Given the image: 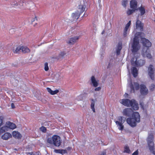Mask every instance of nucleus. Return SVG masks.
Here are the masks:
<instances>
[{
    "label": "nucleus",
    "mask_w": 155,
    "mask_h": 155,
    "mask_svg": "<svg viewBox=\"0 0 155 155\" xmlns=\"http://www.w3.org/2000/svg\"><path fill=\"white\" fill-rule=\"evenodd\" d=\"M143 47L141 52V54L143 57H147L149 59H151L152 58V55L150 54V51L149 47L151 46L152 44L151 42L148 39L145 38H142L141 40Z\"/></svg>",
    "instance_id": "obj_1"
},
{
    "label": "nucleus",
    "mask_w": 155,
    "mask_h": 155,
    "mask_svg": "<svg viewBox=\"0 0 155 155\" xmlns=\"http://www.w3.org/2000/svg\"><path fill=\"white\" fill-rule=\"evenodd\" d=\"M140 115L138 112H135L133 113L132 117L128 118L126 121L131 127H134L136 126L137 123L140 122Z\"/></svg>",
    "instance_id": "obj_2"
},
{
    "label": "nucleus",
    "mask_w": 155,
    "mask_h": 155,
    "mask_svg": "<svg viewBox=\"0 0 155 155\" xmlns=\"http://www.w3.org/2000/svg\"><path fill=\"white\" fill-rule=\"evenodd\" d=\"M120 102L124 105L129 107H131L132 109L135 110H137L139 108L138 104L135 100L128 99L122 100Z\"/></svg>",
    "instance_id": "obj_3"
},
{
    "label": "nucleus",
    "mask_w": 155,
    "mask_h": 155,
    "mask_svg": "<svg viewBox=\"0 0 155 155\" xmlns=\"http://www.w3.org/2000/svg\"><path fill=\"white\" fill-rule=\"evenodd\" d=\"M47 141L48 143L56 147H59L61 143L60 137L57 135H54L52 137L48 138Z\"/></svg>",
    "instance_id": "obj_4"
},
{
    "label": "nucleus",
    "mask_w": 155,
    "mask_h": 155,
    "mask_svg": "<svg viewBox=\"0 0 155 155\" xmlns=\"http://www.w3.org/2000/svg\"><path fill=\"white\" fill-rule=\"evenodd\" d=\"M153 137L152 134L149 135L147 139V142L149 150L150 153L155 155V150L153 142Z\"/></svg>",
    "instance_id": "obj_5"
},
{
    "label": "nucleus",
    "mask_w": 155,
    "mask_h": 155,
    "mask_svg": "<svg viewBox=\"0 0 155 155\" xmlns=\"http://www.w3.org/2000/svg\"><path fill=\"white\" fill-rule=\"evenodd\" d=\"M140 46L139 44V39L136 35L134 38L133 42L132 45V52H137L139 50Z\"/></svg>",
    "instance_id": "obj_6"
},
{
    "label": "nucleus",
    "mask_w": 155,
    "mask_h": 155,
    "mask_svg": "<svg viewBox=\"0 0 155 155\" xmlns=\"http://www.w3.org/2000/svg\"><path fill=\"white\" fill-rule=\"evenodd\" d=\"M131 63L132 65L136 67H141L143 66L145 63V61L140 60L137 61V58L134 57L132 58L131 60Z\"/></svg>",
    "instance_id": "obj_7"
},
{
    "label": "nucleus",
    "mask_w": 155,
    "mask_h": 155,
    "mask_svg": "<svg viewBox=\"0 0 155 155\" xmlns=\"http://www.w3.org/2000/svg\"><path fill=\"white\" fill-rule=\"evenodd\" d=\"M116 48H114L112 50L110 56V63L114 64L116 61Z\"/></svg>",
    "instance_id": "obj_8"
},
{
    "label": "nucleus",
    "mask_w": 155,
    "mask_h": 155,
    "mask_svg": "<svg viewBox=\"0 0 155 155\" xmlns=\"http://www.w3.org/2000/svg\"><path fill=\"white\" fill-rule=\"evenodd\" d=\"M131 92L133 93L135 92V90H138L140 88V85L138 82H134L133 83L131 82L130 85Z\"/></svg>",
    "instance_id": "obj_9"
},
{
    "label": "nucleus",
    "mask_w": 155,
    "mask_h": 155,
    "mask_svg": "<svg viewBox=\"0 0 155 155\" xmlns=\"http://www.w3.org/2000/svg\"><path fill=\"white\" fill-rule=\"evenodd\" d=\"M140 92L141 95L143 96L146 95L148 93V90L144 84H141L140 85Z\"/></svg>",
    "instance_id": "obj_10"
},
{
    "label": "nucleus",
    "mask_w": 155,
    "mask_h": 155,
    "mask_svg": "<svg viewBox=\"0 0 155 155\" xmlns=\"http://www.w3.org/2000/svg\"><path fill=\"white\" fill-rule=\"evenodd\" d=\"M148 75L151 80H154V69L153 66L151 64L149 65L148 68Z\"/></svg>",
    "instance_id": "obj_11"
},
{
    "label": "nucleus",
    "mask_w": 155,
    "mask_h": 155,
    "mask_svg": "<svg viewBox=\"0 0 155 155\" xmlns=\"http://www.w3.org/2000/svg\"><path fill=\"white\" fill-rule=\"evenodd\" d=\"M81 4L79 5L78 9L79 11V12L80 14L83 12L85 10L86 8V2L84 0H81Z\"/></svg>",
    "instance_id": "obj_12"
},
{
    "label": "nucleus",
    "mask_w": 155,
    "mask_h": 155,
    "mask_svg": "<svg viewBox=\"0 0 155 155\" xmlns=\"http://www.w3.org/2000/svg\"><path fill=\"white\" fill-rule=\"evenodd\" d=\"M123 113L124 115L129 117L131 115H132L134 112H133V111L132 109L130 108H126L123 110Z\"/></svg>",
    "instance_id": "obj_13"
},
{
    "label": "nucleus",
    "mask_w": 155,
    "mask_h": 155,
    "mask_svg": "<svg viewBox=\"0 0 155 155\" xmlns=\"http://www.w3.org/2000/svg\"><path fill=\"white\" fill-rule=\"evenodd\" d=\"M79 38L78 36H75L68 38L67 41V43L69 44H74L76 42Z\"/></svg>",
    "instance_id": "obj_14"
},
{
    "label": "nucleus",
    "mask_w": 155,
    "mask_h": 155,
    "mask_svg": "<svg viewBox=\"0 0 155 155\" xmlns=\"http://www.w3.org/2000/svg\"><path fill=\"white\" fill-rule=\"evenodd\" d=\"M131 23V21L130 20L125 25V27L124 30L123 34V36L124 37H126L127 35V32L129 31V28L130 25Z\"/></svg>",
    "instance_id": "obj_15"
},
{
    "label": "nucleus",
    "mask_w": 155,
    "mask_h": 155,
    "mask_svg": "<svg viewBox=\"0 0 155 155\" xmlns=\"http://www.w3.org/2000/svg\"><path fill=\"white\" fill-rule=\"evenodd\" d=\"M91 84L94 87H97L99 84V80L96 79L94 76H92L91 78Z\"/></svg>",
    "instance_id": "obj_16"
},
{
    "label": "nucleus",
    "mask_w": 155,
    "mask_h": 155,
    "mask_svg": "<svg viewBox=\"0 0 155 155\" xmlns=\"http://www.w3.org/2000/svg\"><path fill=\"white\" fill-rule=\"evenodd\" d=\"M119 119L120 121L121 122L120 123L117 121V124H118L119 126L118 129L120 130H122L124 128V126L122 125V123L124 122L125 120L124 118L122 117H120Z\"/></svg>",
    "instance_id": "obj_17"
},
{
    "label": "nucleus",
    "mask_w": 155,
    "mask_h": 155,
    "mask_svg": "<svg viewBox=\"0 0 155 155\" xmlns=\"http://www.w3.org/2000/svg\"><path fill=\"white\" fill-rule=\"evenodd\" d=\"M137 2L136 0H131L130 2V8L135 10L137 7Z\"/></svg>",
    "instance_id": "obj_18"
},
{
    "label": "nucleus",
    "mask_w": 155,
    "mask_h": 155,
    "mask_svg": "<svg viewBox=\"0 0 155 155\" xmlns=\"http://www.w3.org/2000/svg\"><path fill=\"white\" fill-rule=\"evenodd\" d=\"M136 27L140 31L143 30V24L140 21L138 20H137L136 21Z\"/></svg>",
    "instance_id": "obj_19"
},
{
    "label": "nucleus",
    "mask_w": 155,
    "mask_h": 155,
    "mask_svg": "<svg viewBox=\"0 0 155 155\" xmlns=\"http://www.w3.org/2000/svg\"><path fill=\"white\" fill-rule=\"evenodd\" d=\"M12 137L11 134L8 132H6L2 136V138L4 140H7L11 138Z\"/></svg>",
    "instance_id": "obj_20"
},
{
    "label": "nucleus",
    "mask_w": 155,
    "mask_h": 155,
    "mask_svg": "<svg viewBox=\"0 0 155 155\" xmlns=\"http://www.w3.org/2000/svg\"><path fill=\"white\" fill-rule=\"evenodd\" d=\"M12 134L13 137L17 139L21 138L22 137L21 134L18 131H13Z\"/></svg>",
    "instance_id": "obj_21"
},
{
    "label": "nucleus",
    "mask_w": 155,
    "mask_h": 155,
    "mask_svg": "<svg viewBox=\"0 0 155 155\" xmlns=\"http://www.w3.org/2000/svg\"><path fill=\"white\" fill-rule=\"evenodd\" d=\"M6 126L8 127V130L9 129H14L16 127V126L15 124L10 122H7Z\"/></svg>",
    "instance_id": "obj_22"
},
{
    "label": "nucleus",
    "mask_w": 155,
    "mask_h": 155,
    "mask_svg": "<svg viewBox=\"0 0 155 155\" xmlns=\"http://www.w3.org/2000/svg\"><path fill=\"white\" fill-rule=\"evenodd\" d=\"M138 9L140 13V15L141 16L143 15L146 12L145 9L144 7L142 6H141L140 7H139Z\"/></svg>",
    "instance_id": "obj_23"
},
{
    "label": "nucleus",
    "mask_w": 155,
    "mask_h": 155,
    "mask_svg": "<svg viewBox=\"0 0 155 155\" xmlns=\"http://www.w3.org/2000/svg\"><path fill=\"white\" fill-rule=\"evenodd\" d=\"M122 48V43L121 41L119 42L117 46V55L120 54V50Z\"/></svg>",
    "instance_id": "obj_24"
},
{
    "label": "nucleus",
    "mask_w": 155,
    "mask_h": 155,
    "mask_svg": "<svg viewBox=\"0 0 155 155\" xmlns=\"http://www.w3.org/2000/svg\"><path fill=\"white\" fill-rule=\"evenodd\" d=\"M80 15V13L79 12V11H78L73 13L72 14L71 17L73 20H77L79 18Z\"/></svg>",
    "instance_id": "obj_25"
},
{
    "label": "nucleus",
    "mask_w": 155,
    "mask_h": 155,
    "mask_svg": "<svg viewBox=\"0 0 155 155\" xmlns=\"http://www.w3.org/2000/svg\"><path fill=\"white\" fill-rule=\"evenodd\" d=\"M48 91L51 95H54L58 93L59 91L58 90L56 89L54 91H52L51 88L47 87V88Z\"/></svg>",
    "instance_id": "obj_26"
},
{
    "label": "nucleus",
    "mask_w": 155,
    "mask_h": 155,
    "mask_svg": "<svg viewBox=\"0 0 155 155\" xmlns=\"http://www.w3.org/2000/svg\"><path fill=\"white\" fill-rule=\"evenodd\" d=\"M132 73L134 78L137 77L138 74V70L135 67H133L131 69Z\"/></svg>",
    "instance_id": "obj_27"
},
{
    "label": "nucleus",
    "mask_w": 155,
    "mask_h": 155,
    "mask_svg": "<svg viewBox=\"0 0 155 155\" xmlns=\"http://www.w3.org/2000/svg\"><path fill=\"white\" fill-rule=\"evenodd\" d=\"M8 130V127L6 125L0 127V135L1 134Z\"/></svg>",
    "instance_id": "obj_28"
},
{
    "label": "nucleus",
    "mask_w": 155,
    "mask_h": 155,
    "mask_svg": "<svg viewBox=\"0 0 155 155\" xmlns=\"http://www.w3.org/2000/svg\"><path fill=\"white\" fill-rule=\"evenodd\" d=\"M21 46H19L17 47H14L13 48V51L15 53H18L19 52V51H20L21 50Z\"/></svg>",
    "instance_id": "obj_29"
},
{
    "label": "nucleus",
    "mask_w": 155,
    "mask_h": 155,
    "mask_svg": "<svg viewBox=\"0 0 155 155\" xmlns=\"http://www.w3.org/2000/svg\"><path fill=\"white\" fill-rule=\"evenodd\" d=\"M21 51L24 53H28L30 52V50L27 47L21 46Z\"/></svg>",
    "instance_id": "obj_30"
},
{
    "label": "nucleus",
    "mask_w": 155,
    "mask_h": 155,
    "mask_svg": "<svg viewBox=\"0 0 155 155\" xmlns=\"http://www.w3.org/2000/svg\"><path fill=\"white\" fill-rule=\"evenodd\" d=\"M124 153H131L129 147L128 145H126L124 146Z\"/></svg>",
    "instance_id": "obj_31"
},
{
    "label": "nucleus",
    "mask_w": 155,
    "mask_h": 155,
    "mask_svg": "<svg viewBox=\"0 0 155 155\" xmlns=\"http://www.w3.org/2000/svg\"><path fill=\"white\" fill-rule=\"evenodd\" d=\"M11 5H12L13 6V7H17V6L18 5H19L18 6V8H19L20 7V6H21L22 5L21 4V3H20V4H19V5H18L16 2V1H15L13 2H12L11 3Z\"/></svg>",
    "instance_id": "obj_32"
},
{
    "label": "nucleus",
    "mask_w": 155,
    "mask_h": 155,
    "mask_svg": "<svg viewBox=\"0 0 155 155\" xmlns=\"http://www.w3.org/2000/svg\"><path fill=\"white\" fill-rule=\"evenodd\" d=\"M92 101H93V102L91 103V108L93 112H95V110L94 109V101H93V100H92Z\"/></svg>",
    "instance_id": "obj_33"
},
{
    "label": "nucleus",
    "mask_w": 155,
    "mask_h": 155,
    "mask_svg": "<svg viewBox=\"0 0 155 155\" xmlns=\"http://www.w3.org/2000/svg\"><path fill=\"white\" fill-rule=\"evenodd\" d=\"M135 10L132 9H129L127 12V13L128 15H130L132 14L134 12H135Z\"/></svg>",
    "instance_id": "obj_34"
},
{
    "label": "nucleus",
    "mask_w": 155,
    "mask_h": 155,
    "mask_svg": "<svg viewBox=\"0 0 155 155\" xmlns=\"http://www.w3.org/2000/svg\"><path fill=\"white\" fill-rule=\"evenodd\" d=\"M155 88V85L153 84H152L149 87V89L151 91H153Z\"/></svg>",
    "instance_id": "obj_35"
},
{
    "label": "nucleus",
    "mask_w": 155,
    "mask_h": 155,
    "mask_svg": "<svg viewBox=\"0 0 155 155\" xmlns=\"http://www.w3.org/2000/svg\"><path fill=\"white\" fill-rule=\"evenodd\" d=\"M54 78L57 80H58L60 78V74L59 73L56 74L54 76Z\"/></svg>",
    "instance_id": "obj_36"
},
{
    "label": "nucleus",
    "mask_w": 155,
    "mask_h": 155,
    "mask_svg": "<svg viewBox=\"0 0 155 155\" xmlns=\"http://www.w3.org/2000/svg\"><path fill=\"white\" fill-rule=\"evenodd\" d=\"M28 155H39V152H28L27 153Z\"/></svg>",
    "instance_id": "obj_37"
},
{
    "label": "nucleus",
    "mask_w": 155,
    "mask_h": 155,
    "mask_svg": "<svg viewBox=\"0 0 155 155\" xmlns=\"http://www.w3.org/2000/svg\"><path fill=\"white\" fill-rule=\"evenodd\" d=\"M127 2V0H124L122 2V5L125 8L126 6Z\"/></svg>",
    "instance_id": "obj_38"
},
{
    "label": "nucleus",
    "mask_w": 155,
    "mask_h": 155,
    "mask_svg": "<svg viewBox=\"0 0 155 155\" xmlns=\"http://www.w3.org/2000/svg\"><path fill=\"white\" fill-rule=\"evenodd\" d=\"M49 69L47 63H45V71H48Z\"/></svg>",
    "instance_id": "obj_39"
},
{
    "label": "nucleus",
    "mask_w": 155,
    "mask_h": 155,
    "mask_svg": "<svg viewBox=\"0 0 155 155\" xmlns=\"http://www.w3.org/2000/svg\"><path fill=\"white\" fill-rule=\"evenodd\" d=\"M40 130L43 132H45L46 131V128L44 127H42L40 128Z\"/></svg>",
    "instance_id": "obj_40"
},
{
    "label": "nucleus",
    "mask_w": 155,
    "mask_h": 155,
    "mask_svg": "<svg viewBox=\"0 0 155 155\" xmlns=\"http://www.w3.org/2000/svg\"><path fill=\"white\" fill-rule=\"evenodd\" d=\"M3 119V117H0V127L2 124Z\"/></svg>",
    "instance_id": "obj_41"
},
{
    "label": "nucleus",
    "mask_w": 155,
    "mask_h": 155,
    "mask_svg": "<svg viewBox=\"0 0 155 155\" xmlns=\"http://www.w3.org/2000/svg\"><path fill=\"white\" fill-rule=\"evenodd\" d=\"M60 152H60V153L62 154L67 153L66 150H61Z\"/></svg>",
    "instance_id": "obj_42"
},
{
    "label": "nucleus",
    "mask_w": 155,
    "mask_h": 155,
    "mask_svg": "<svg viewBox=\"0 0 155 155\" xmlns=\"http://www.w3.org/2000/svg\"><path fill=\"white\" fill-rule=\"evenodd\" d=\"M101 87H96L94 89V91H99L101 90Z\"/></svg>",
    "instance_id": "obj_43"
},
{
    "label": "nucleus",
    "mask_w": 155,
    "mask_h": 155,
    "mask_svg": "<svg viewBox=\"0 0 155 155\" xmlns=\"http://www.w3.org/2000/svg\"><path fill=\"white\" fill-rule=\"evenodd\" d=\"M82 96L81 95L78 96L76 98V99L78 101H80L82 100Z\"/></svg>",
    "instance_id": "obj_44"
},
{
    "label": "nucleus",
    "mask_w": 155,
    "mask_h": 155,
    "mask_svg": "<svg viewBox=\"0 0 155 155\" xmlns=\"http://www.w3.org/2000/svg\"><path fill=\"white\" fill-rule=\"evenodd\" d=\"M138 150H137L135 151L132 154V155H138Z\"/></svg>",
    "instance_id": "obj_45"
},
{
    "label": "nucleus",
    "mask_w": 155,
    "mask_h": 155,
    "mask_svg": "<svg viewBox=\"0 0 155 155\" xmlns=\"http://www.w3.org/2000/svg\"><path fill=\"white\" fill-rule=\"evenodd\" d=\"M140 105L141 107V108L143 109V110H144V104L143 103L140 102Z\"/></svg>",
    "instance_id": "obj_46"
},
{
    "label": "nucleus",
    "mask_w": 155,
    "mask_h": 155,
    "mask_svg": "<svg viewBox=\"0 0 155 155\" xmlns=\"http://www.w3.org/2000/svg\"><path fill=\"white\" fill-rule=\"evenodd\" d=\"M54 151L56 153H60V152H61V150H54Z\"/></svg>",
    "instance_id": "obj_47"
},
{
    "label": "nucleus",
    "mask_w": 155,
    "mask_h": 155,
    "mask_svg": "<svg viewBox=\"0 0 155 155\" xmlns=\"http://www.w3.org/2000/svg\"><path fill=\"white\" fill-rule=\"evenodd\" d=\"M11 107L13 109L15 107V106L13 103H12L11 104Z\"/></svg>",
    "instance_id": "obj_48"
},
{
    "label": "nucleus",
    "mask_w": 155,
    "mask_h": 155,
    "mask_svg": "<svg viewBox=\"0 0 155 155\" xmlns=\"http://www.w3.org/2000/svg\"><path fill=\"white\" fill-rule=\"evenodd\" d=\"M100 155H106V153L105 151H103L102 153Z\"/></svg>",
    "instance_id": "obj_49"
},
{
    "label": "nucleus",
    "mask_w": 155,
    "mask_h": 155,
    "mask_svg": "<svg viewBox=\"0 0 155 155\" xmlns=\"http://www.w3.org/2000/svg\"><path fill=\"white\" fill-rule=\"evenodd\" d=\"M65 54V53L63 52H62L61 53V55L62 56H63Z\"/></svg>",
    "instance_id": "obj_50"
},
{
    "label": "nucleus",
    "mask_w": 155,
    "mask_h": 155,
    "mask_svg": "<svg viewBox=\"0 0 155 155\" xmlns=\"http://www.w3.org/2000/svg\"><path fill=\"white\" fill-rule=\"evenodd\" d=\"M35 20H36V17H35L34 19H33L31 21H32V22H33V21H35Z\"/></svg>",
    "instance_id": "obj_51"
},
{
    "label": "nucleus",
    "mask_w": 155,
    "mask_h": 155,
    "mask_svg": "<svg viewBox=\"0 0 155 155\" xmlns=\"http://www.w3.org/2000/svg\"><path fill=\"white\" fill-rule=\"evenodd\" d=\"M104 31H103L102 32L101 34H104Z\"/></svg>",
    "instance_id": "obj_52"
},
{
    "label": "nucleus",
    "mask_w": 155,
    "mask_h": 155,
    "mask_svg": "<svg viewBox=\"0 0 155 155\" xmlns=\"http://www.w3.org/2000/svg\"><path fill=\"white\" fill-rule=\"evenodd\" d=\"M138 35H140V32H138Z\"/></svg>",
    "instance_id": "obj_53"
}]
</instances>
